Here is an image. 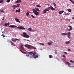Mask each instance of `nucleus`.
Returning <instances> with one entry per match:
<instances>
[{
	"instance_id": "nucleus-1",
	"label": "nucleus",
	"mask_w": 74,
	"mask_h": 74,
	"mask_svg": "<svg viewBox=\"0 0 74 74\" xmlns=\"http://www.w3.org/2000/svg\"><path fill=\"white\" fill-rule=\"evenodd\" d=\"M51 9L52 10V11H55V8H53L52 6H50V7L47 8L44 11H43V12L44 13H46V12H47V11H49Z\"/></svg>"
},
{
	"instance_id": "nucleus-2",
	"label": "nucleus",
	"mask_w": 74,
	"mask_h": 74,
	"mask_svg": "<svg viewBox=\"0 0 74 74\" xmlns=\"http://www.w3.org/2000/svg\"><path fill=\"white\" fill-rule=\"evenodd\" d=\"M32 11L35 15H37V16L38 15L39 13H38V12L37 11H39V12H40V10H39V8H36L35 10L33 9L32 10Z\"/></svg>"
},
{
	"instance_id": "nucleus-3",
	"label": "nucleus",
	"mask_w": 74,
	"mask_h": 74,
	"mask_svg": "<svg viewBox=\"0 0 74 74\" xmlns=\"http://www.w3.org/2000/svg\"><path fill=\"white\" fill-rule=\"evenodd\" d=\"M61 35L62 36H67L68 35V37L69 38H70V35H71V33L70 32L68 33H62L61 34Z\"/></svg>"
},
{
	"instance_id": "nucleus-4",
	"label": "nucleus",
	"mask_w": 74,
	"mask_h": 74,
	"mask_svg": "<svg viewBox=\"0 0 74 74\" xmlns=\"http://www.w3.org/2000/svg\"><path fill=\"white\" fill-rule=\"evenodd\" d=\"M23 34H24L23 35V37L25 38H29L30 37V36L29 35H27V34L25 32H23Z\"/></svg>"
},
{
	"instance_id": "nucleus-5",
	"label": "nucleus",
	"mask_w": 74,
	"mask_h": 74,
	"mask_svg": "<svg viewBox=\"0 0 74 74\" xmlns=\"http://www.w3.org/2000/svg\"><path fill=\"white\" fill-rule=\"evenodd\" d=\"M28 53L31 55H32V54H33V56H34L36 55V52H34V53H33L32 52H28Z\"/></svg>"
},
{
	"instance_id": "nucleus-6",
	"label": "nucleus",
	"mask_w": 74,
	"mask_h": 74,
	"mask_svg": "<svg viewBox=\"0 0 74 74\" xmlns=\"http://www.w3.org/2000/svg\"><path fill=\"white\" fill-rule=\"evenodd\" d=\"M17 28L19 29H21V30H25L26 29V28H24V27L21 26L18 27Z\"/></svg>"
},
{
	"instance_id": "nucleus-7",
	"label": "nucleus",
	"mask_w": 74,
	"mask_h": 74,
	"mask_svg": "<svg viewBox=\"0 0 74 74\" xmlns=\"http://www.w3.org/2000/svg\"><path fill=\"white\" fill-rule=\"evenodd\" d=\"M68 27H70V29H68V31H71V30H73V27H72L71 26H68Z\"/></svg>"
},
{
	"instance_id": "nucleus-8",
	"label": "nucleus",
	"mask_w": 74,
	"mask_h": 74,
	"mask_svg": "<svg viewBox=\"0 0 74 74\" xmlns=\"http://www.w3.org/2000/svg\"><path fill=\"white\" fill-rule=\"evenodd\" d=\"M9 27L11 28H15V27H16V26L14 25H10L9 26Z\"/></svg>"
},
{
	"instance_id": "nucleus-9",
	"label": "nucleus",
	"mask_w": 74,
	"mask_h": 74,
	"mask_svg": "<svg viewBox=\"0 0 74 74\" xmlns=\"http://www.w3.org/2000/svg\"><path fill=\"white\" fill-rule=\"evenodd\" d=\"M15 20L16 22H18V23H21V21H19V20L17 18H15Z\"/></svg>"
},
{
	"instance_id": "nucleus-10",
	"label": "nucleus",
	"mask_w": 74,
	"mask_h": 74,
	"mask_svg": "<svg viewBox=\"0 0 74 74\" xmlns=\"http://www.w3.org/2000/svg\"><path fill=\"white\" fill-rule=\"evenodd\" d=\"M30 45H25V46L27 48H30Z\"/></svg>"
},
{
	"instance_id": "nucleus-11",
	"label": "nucleus",
	"mask_w": 74,
	"mask_h": 74,
	"mask_svg": "<svg viewBox=\"0 0 74 74\" xmlns=\"http://www.w3.org/2000/svg\"><path fill=\"white\" fill-rule=\"evenodd\" d=\"M21 0H17V1H16V2H15V3L16 4L17 3H21Z\"/></svg>"
},
{
	"instance_id": "nucleus-12",
	"label": "nucleus",
	"mask_w": 74,
	"mask_h": 74,
	"mask_svg": "<svg viewBox=\"0 0 74 74\" xmlns=\"http://www.w3.org/2000/svg\"><path fill=\"white\" fill-rule=\"evenodd\" d=\"M64 12V10H62V11H61L60 12H59L58 13L59 14H62V13Z\"/></svg>"
},
{
	"instance_id": "nucleus-13",
	"label": "nucleus",
	"mask_w": 74,
	"mask_h": 74,
	"mask_svg": "<svg viewBox=\"0 0 74 74\" xmlns=\"http://www.w3.org/2000/svg\"><path fill=\"white\" fill-rule=\"evenodd\" d=\"M10 25V23H6L4 24L5 26H7L8 25Z\"/></svg>"
},
{
	"instance_id": "nucleus-14",
	"label": "nucleus",
	"mask_w": 74,
	"mask_h": 74,
	"mask_svg": "<svg viewBox=\"0 0 74 74\" xmlns=\"http://www.w3.org/2000/svg\"><path fill=\"white\" fill-rule=\"evenodd\" d=\"M12 41H13L14 42H16V39H15V38H13V39H12Z\"/></svg>"
},
{
	"instance_id": "nucleus-15",
	"label": "nucleus",
	"mask_w": 74,
	"mask_h": 74,
	"mask_svg": "<svg viewBox=\"0 0 74 74\" xmlns=\"http://www.w3.org/2000/svg\"><path fill=\"white\" fill-rule=\"evenodd\" d=\"M71 42V40H69L68 41H66L65 42L66 44H69V43H70Z\"/></svg>"
},
{
	"instance_id": "nucleus-16",
	"label": "nucleus",
	"mask_w": 74,
	"mask_h": 74,
	"mask_svg": "<svg viewBox=\"0 0 74 74\" xmlns=\"http://www.w3.org/2000/svg\"><path fill=\"white\" fill-rule=\"evenodd\" d=\"M66 62V64H68V65H69V66H70V65H71V63L67 62V61Z\"/></svg>"
},
{
	"instance_id": "nucleus-17",
	"label": "nucleus",
	"mask_w": 74,
	"mask_h": 74,
	"mask_svg": "<svg viewBox=\"0 0 74 74\" xmlns=\"http://www.w3.org/2000/svg\"><path fill=\"white\" fill-rule=\"evenodd\" d=\"M52 43H53V42L52 41H51L50 42H49L48 43V45H51Z\"/></svg>"
},
{
	"instance_id": "nucleus-18",
	"label": "nucleus",
	"mask_w": 74,
	"mask_h": 74,
	"mask_svg": "<svg viewBox=\"0 0 74 74\" xmlns=\"http://www.w3.org/2000/svg\"><path fill=\"white\" fill-rule=\"evenodd\" d=\"M21 11V10H20V9H19L18 10H17L16 11V12H19Z\"/></svg>"
},
{
	"instance_id": "nucleus-19",
	"label": "nucleus",
	"mask_w": 74,
	"mask_h": 74,
	"mask_svg": "<svg viewBox=\"0 0 74 74\" xmlns=\"http://www.w3.org/2000/svg\"><path fill=\"white\" fill-rule=\"evenodd\" d=\"M29 11L27 12L26 13L27 16H28L29 15Z\"/></svg>"
},
{
	"instance_id": "nucleus-20",
	"label": "nucleus",
	"mask_w": 74,
	"mask_h": 74,
	"mask_svg": "<svg viewBox=\"0 0 74 74\" xmlns=\"http://www.w3.org/2000/svg\"><path fill=\"white\" fill-rule=\"evenodd\" d=\"M67 10L69 12H71V10L70 9H68Z\"/></svg>"
},
{
	"instance_id": "nucleus-21",
	"label": "nucleus",
	"mask_w": 74,
	"mask_h": 74,
	"mask_svg": "<svg viewBox=\"0 0 74 74\" xmlns=\"http://www.w3.org/2000/svg\"><path fill=\"white\" fill-rule=\"evenodd\" d=\"M32 28L31 27L28 28V30H29V31H30V32H31V31H32Z\"/></svg>"
},
{
	"instance_id": "nucleus-22",
	"label": "nucleus",
	"mask_w": 74,
	"mask_h": 74,
	"mask_svg": "<svg viewBox=\"0 0 74 74\" xmlns=\"http://www.w3.org/2000/svg\"><path fill=\"white\" fill-rule=\"evenodd\" d=\"M12 7L13 8H16V7H17V6L16 5H13V6H12Z\"/></svg>"
},
{
	"instance_id": "nucleus-23",
	"label": "nucleus",
	"mask_w": 74,
	"mask_h": 74,
	"mask_svg": "<svg viewBox=\"0 0 74 74\" xmlns=\"http://www.w3.org/2000/svg\"><path fill=\"white\" fill-rule=\"evenodd\" d=\"M37 58H38V55H36V56L34 57V58L35 59H36Z\"/></svg>"
},
{
	"instance_id": "nucleus-24",
	"label": "nucleus",
	"mask_w": 74,
	"mask_h": 74,
	"mask_svg": "<svg viewBox=\"0 0 74 74\" xmlns=\"http://www.w3.org/2000/svg\"><path fill=\"white\" fill-rule=\"evenodd\" d=\"M31 16L32 17V18H36V17L34 16L33 15H32Z\"/></svg>"
},
{
	"instance_id": "nucleus-25",
	"label": "nucleus",
	"mask_w": 74,
	"mask_h": 74,
	"mask_svg": "<svg viewBox=\"0 0 74 74\" xmlns=\"http://www.w3.org/2000/svg\"><path fill=\"white\" fill-rule=\"evenodd\" d=\"M70 14V13H68L67 14H65V15H66V16H67V15H69Z\"/></svg>"
},
{
	"instance_id": "nucleus-26",
	"label": "nucleus",
	"mask_w": 74,
	"mask_h": 74,
	"mask_svg": "<svg viewBox=\"0 0 74 74\" xmlns=\"http://www.w3.org/2000/svg\"><path fill=\"white\" fill-rule=\"evenodd\" d=\"M3 2H4V0H1L0 1V3H2Z\"/></svg>"
},
{
	"instance_id": "nucleus-27",
	"label": "nucleus",
	"mask_w": 74,
	"mask_h": 74,
	"mask_svg": "<svg viewBox=\"0 0 74 74\" xmlns=\"http://www.w3.org/2000/svg\"><path fill=\"white\" fill-rule=\"evenodd\" d=\"M53 5L54 6H55V8H56V4L55 3H53Z\"/></svg>"
},
{
	"instance_id": "nucleus-28",
	"label": "nucleus",
	"mask_w": 74,
	"mask_h": 74,
	"mask_svg": "<svg viewBox=\"0 0 74 74\" xmlns=\"http://www.w3.org/2000/svg\"><path fill=\"white\" fill-rule=\"evenodd\" d=\"M49 58H52V56L51 55H50L49 56Z\"/></svg>"
},
{
	"instance_id": "nucleus-29",
	"label": "nucleus",
	"mask_w": 74,
	"mask_h": 74,
	"mask_svg": "<svg viewBox=\"0 0 74 74\" xmlns=\"http://www.w3.org/2000/svg\"><path fill=\"white\" fill-rule=\"evenodd\" d=\"M16 41H20L21 40L20 39H16Z\"/></svg>"
},
{
	"instance_id": "nucleus-30",
	"label": "nucleus",
	"mask_w": 74,
	"mask_h": 74,
	"mask_svg": "<svg viewBox=\"0 0 74 74\" xmlns=\"http://www.w3.org/2000/svg\"><path fill=\"white\" fill-rule=\"evenodd\" d=\"M37 6L38 7H39V8H40L41 7V6L38 5H37Z\"/></svg>"
},
{
	"instance_id": "nucleus-31",
	"label": "nucleus",
	"mask_w": 74,
	"mask_h": 74,
	"mask_svg": "<svg viewBox=\"0 0 74 74\" xmlns=\"http://www.w3.org/2000/svg\"><path fill=\"white\" fill-rule=\"evenodd\" d=\"M27 52V51H26V52H23V53H24V54H26V53H27V52Z\"/></svg>"
},
{
	"instance_id": "nucleus-32",
	"label": "nucleus",
	"mask_w": 74,
	"mask_h": 74,
	"mask_svg": "<svg viewBox=\"0 0 74 74\" xmlns=\"http://www.w3.org/2000/svg\"><path fill=\"white\" fill-rule=\"evenodd\" d=\"M19 5H20V4H18L16 6H17V7H18L19 6Z\"/></svg>"
},
{
	"instance_id": "nucleus-33",
	"label": "nucleus",
	"mask_w": 74,
	"mask_h": 74,
	"mask_svg": "<svg viewBox=\"0 0 74 74\" xmlns=\"http://www.w3.org/2000/svg\"><path fill=\"white\" fill-rule=\"evenodd\" d=\"M21 48H23V45H21Z\"/></svg>"
},
{
	"instance_id": "nucleus-34",
	"label": "nucleus",
	"mask_w": 74,
	"mask_h": 74,
	"mask_svg": "<svg viewBox=\"0 0 74 74\" xmlns=\"http://www.w3.org/2000/svg\"><path fill=\"white\" fill-rule=\"evenodd\" d=\"M40 44L41 45H44V43H40Z\"/></svg>"
},
{
	"instance_id": "nucleus-35",
	"label": "nucleus",
	"mask_w": 74,
	"mask_h": 74,
	"mask_svg": "<svg viewBox=\"0 0 74 74\" xmlns=\"http://www.w3.org/2000/svg\"><path fill=\"white\" fill-rule=\"evenodd\" d=\"M1 12H4V11H3V10H1Z\"/></svg>"
},
{
	"instance_id": "nucleus-36",
	"label": "nucleus",
	"mask_w": 74,
	"mask_h": 74,
	"mask_svg": "<svg viewBox=\"0 0 74 74\" xmlns=\"http://www.w3.org/2000/svg\"><path fill=\"white\" fill-rule=\"evenodd\" d=\"M70 62L72 63H74V61H73L72 60H70Z\"/></svg>"
},
{
	"instance_id": "nucleus-37",
	"label": "nucleus",
	"mask_w": 74,
	"mask_h": 74,
	"mask_svg": "<svg viewBox=\"0 0 74 74\" xmlns=\"http://www.w3.org/2000/svg\"><path fill=\"white\" fill-rule=\"evenodd\" d=\"M1 36H2L3 37H5V35H4L3 34H2V35H1Z\"/></svg>"
},
{
	"instance_id": "nucleus-38",
	"label": "nucleus",
	"mask_w": 74,
	"mask_h": 74,
	"mask_svg": "<svg viewBox=\"0 0 74 74\" xmlns=\"http://www.w3.org/2000/svg\"><path fill=\"white\" fill-rule=\"evenodd\" d=\"M10 1V0H8L7 1V3H9Z\"/></svg>"
},
{
	"instance_id": "nucleus-39",
	"label": "nucleus",
	"mask_w": 74,
	"mask_h": 74,
	"mask_svg": "<svg viewBox=\"0 0 74 74\" xmlns=\"http://www.w3.org/2000/svg\"><path fill=\"white\" fill-rule=\"evenodd\" d=\"M68 50L69 51H71V49H68Z\"/></svg>"
},
{
	"instance_id": "nucleus-40",
	"label": "nucleus",
	"mask_w": 74,
	"mask_h": 74,
	"mask_svg": "<svg viewBox=\"0 0 74 74\" xmlns=\"http://www.w3.org/2000/svg\"><path fill=\"white\" fill-rule=\"evenodd\" d=\"M33 48H34V49H37V48H36V47H33Z\"/></svg>"
},
{
	"instance_id": "nucleus-41",
	"label": "nucleus",
	"mask_w": 74,
	"mask_h": 74,
	"mask_svg": "<svg viewBox=\"0 0 74 74\" xmlns=\"http://www.w3.org/2000/svg\"><path fill=\"white\" fill-rule=\"evenodd\" d=\"M63 58H66V56H65V55H63Z\"/></svg>"
},
{
	"instance_id": "nucleus-42",
	"label": "nucleus",
	"mask_w": 74,
	"mask_h": 74,
	"mask_svg": "<svg viewBox=\"0 0 74 74\" xmlns=\"http://www.w3.org/2000/svg\"><path fill=\"white\" fill-rule=\"evenodd\" d=\"M64 53L65 54H67V53L66 52H64Z\"/></svg>"
},
{
	"instance_id": "nucleus-43",
	"label": "nucleus",
	"mask_w": 74,
	"mask_h": 74,
	"mask_svg": "<svg viewBox=\"0 0 74 74\" xmlns=\"http://www.w3.org/2000/svg\"><path fill=\"white\" fill-rule=\"evenodd\" d=\"M26 56H29V54H28V55H26Z\"/></svg>"
},
{
	"instance_id": "nucleus-44",
	"label": "nucleus",
	"mask_w": 74,
	"mask_h": 74,
	"mask_svg": "<svg viewBox=\"0 0 74 74\" xmlns=\"http://www.w3.org/2000/svg\"><path fill=\"white\" fill-rule=\"evenodd\" d=\"M12 45H14V43H12Z\"/></svg>"
},
{
	"instance_id": "nucleus-45",
	"label": "nucleus",
	"mask_w": 74,
	"mask_h": 74,
	"mask_svg": "<svg viewBox=\"0 0 74 74\" xmlns=\"http://www.w3.org/2000/svg\"><path fill=\"white\" fill-rule=\"evenodd\" d=\"M26 41H27L30 42V40H26Z\"/></svg>"
},
{
	"instance_id": "nucleus-46",
	"label": "nucleus",
	"mask_w": 74,
	"mask_h": 74,
	"mask_svg": "<svg viewBox=\"0 0 74 74\" xmlns=\"http://www.w3.org/2000/svg\"><path fill=\"white\" fill-rule=\"evenodd\" d=\"M55 53H56V54H57V52L56 51L55 52Z\"/></svg>"
},
{
	"instance_id": "nucleus-47",
	"label": "nucleus",
	"mask_w": 74,
	"mask_h": 74,
	"mask_svg": "<svg viewBox=\"0 0 74 74\" xmlns=\"http://www.w3.org/2000/svg\"><path fill=\"white\" fill-rule=\"evenodd\" d=\"M2 20H4V19H5V18H3L2 19Z\"/></svg>"
},
{
	"instance_id": "nucleus-48",
	"label": "nucleus",
	"mask_w": 74,
	"mask_h": 74,
	"mask_svg": "<svg viewBox=\"0 0 74 74\" xmlns=\"http://www.w3.org/2000/svg\"><path fill=\"white\" fill-rule=\"evenodd\" d=\"M32 32H35V31H34V30H33V31H32Z\"/></svg>"
},
{
	"instance_id": "nucleus-49",
	"label": "nucleus",
	"mask_w": 74,
	"mask_h": 74,
	"mask_svg": "<svg viewBox=\"0 0 74 74\" xmlns=\"http://www.w3.org/2000/svg\"><path fill=\"white\" fill-rule=\"evenodd\" d=\"M13 9H15V8H13Z\"/></svg>"
},
{
	"instance_id": "nucleus-50",
	"label": "nucleus",
	"mask_w": 74,
	"mask_h": 74,
	"mask_svg": "<svg viewBox=\"0 0 74 74\" xmlns=\"http://www.w3.org/2000/svg\"><path fill=\"white\" fill-rule=\"evenodd\" d=\"M24 40H25V41L26 40H27L26 39H24Z\"/></svg>"
},
{
	"instance_id": "nucleus-51",
	"label": "nucleus",
	"mask_w": 74,
	"mask_h": 74,
	"mask_svg": "<svg viewBox=\"0 0 74 74\" xmlns=\"http://www.w3.org/2000/svg\"><path fill=\"white\" fill-rule=\"evenodd\" d=\"M11 42V43H12V42Z\"/></svg>"
},
{
	"instance_id": "nucleus-52",
	"label": "nucleus",
	"mask_w": 74,
	"mask_h": 74,
	"mask_svg": "<svg viewBox=\"0 0 74 74\" xmlns=\"http://www.w3.org/2000/svg\"><path fill=\"white\" fill-rule=\"evenodd\" d=\"M73 67H74V66H73Z\"/></svg>"
},
{
	"instance_id": "nucleus-53",
	"label": "nucleus",
	"mask_w": 74,
	"mask_h": 74,
	"mask_svg": "<svg viewBox=\"0 0 74 74\" xmlns=\"http://www.w3.org/2000/svg\"><path fill=\"white\" fill-rule=\"evenodd\" d=\"M26 53L27 54V53Z\"/></svg>"
}]
</instances>
